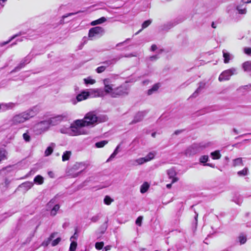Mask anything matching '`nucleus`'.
Segmentation results:
<instances>
[{
	"label": "nucleus",
	"mask_w": 251,
	"mask_h": 251,
	"mask_svg": "<svg viewBox=\"0 0 251 251\" xmlns=\"http://www.w3.org/2000/svg\"><path fill=\"white\" fill-rule=\"evenodd\" d=\"M244 52L249 55H251V48H246L244 49Z\"/></svg>",
	"instance_id": "42"
},
{
	"label": "nucleus",
	"mask_w": 251,
	"mask_h": 251,
	"mask_svg": "<svg viewBox=\"0 0 251 251\" xmlns=\"http://www.w3.org/2000/svg\"><path fill=\"white\" fill-rule=\"evenodd\" d=\"M106 21V19L104 17H102L98 20L92 21L91 23V25H97L102 24V23L105 22Z\"/></svg>",
	"instance_id": "14"
},
{
	"label": "nucleus",
	"mask_w": 251,
	"mask_h": 251,
	"mask_svg": "<svg viewBox=\"0 0 251 251\" xmlns=\"http://www.w3.org/2000/svg\"><path fill=\"white\" fill-rule=\"evenodd\" d=\"M76 247H77V243L75 241H73L70 244L69 251H75L76 250Z\"/></svg>",
	"instance_id": "31"
},
{
	"label": "nucleus",
	"mask_w": 251,
	"mask_h": 251,
	"mask_svg": "<svg viewBox=\"0 0 251 251\" xmlns=\"http://www.w3.org/2000/svg\"><path fill=\"white\" fill-rule=\"evenodd\" d=\"M105 69H106L105 66H100V67H98L96 69V71L98 73L100 74V73H101L103 72H104Z\"/></svg>",
	"instance_id": "39"
},
{
	"label": "nucleus",
	"mask_w": 251,
	"mask_h": 251,
	"mask_svg": "<svg viewBox=\"0 0 251 251\" xmlns=\"http://www.w3.org/2000/svg\"><path fill=\"white\" fill-rule=\"evenodd\" d=\"M60 208V206L59 204H55L53 207L52 208L50 211V215L52 216H55L56 215L57 211L59 210Z\"/></svg>",
	"instance_id": "21"
},
{
	"label": "nucleus",
	"mask_w": 251,
	"mask_h": 251,
	"mask_svg": "<svg viewBox=\"0 0 251 251\" xmlns=\"http://www.w3.org/2000/svg\"><path fill=\"white\" fill-rule=\"evenodd\" d=\"M7 0H0V7H2L4 5V3Z\"/></svg>",
	"instance_id": "45"
},
{
	"label": "nucleus",
	"mask_w": 251,
	"mask_h": 251,
	"mask_svg": "<svg viewBox=\"0 0 251 251\" xmlns=\"http://www.w3.org/2000/svg\"><path fill=\"white\" fill-rule=\"evenodd\" d=\"M23 138L26 142H29L30 139V134L29 131L27 130L25 133L23 134Z\"/></svg>",
	"instance_id": "30"
},
{
	"label": "nucleus",
	"mask_w": 251,
	"mask_h": 251,
	"mask_svg": "<svg viewBox=\"0 0 251 251\" xmlns=\"http://www.w3.org/2000/svg\"><path fill=\"white\" fill-rule=\"evenodd\" d=\"M77 228H75V231L74 233V234L71 237V239L74 238V239H77L78 237V235L77 234Z\"/></svg>",
	"instance_id": "44"
},
{
	"label": "nucleus",
	"mask_w": 251,
	"mask_h": 251,
	"mask_svg": "<svg viewBox=\"0 0 251 251\" xmlns=\"http://www.w3.org/2000/svg\"><path fill=\"white\" fill-rule=\"evenodd\" d=\"M104 246V243L103 242H97L95 244V248L98 250H100L102 249Z\"/></svg>",
	"instance_id": "34"
},
{
	"label": "nucleus",
	"mask_w": 251,
	"mask_h": 251,
	"mask_svg": "<svg viewBox=\"0 0 251 251\" xmlns=\"http://www.w3.org/2000/svg\"><path fill=\"white\" fill-rule=\"evenodd\" d=\"M30 117L28 113H24L15 116L12 119V122L14 124L23 123Z\"/></svg>",
	"instance_id": "4"
},
{
	"label": "nucleus",
	"mask_w": 251,
	"mask_h": 251,
	"mask_svg": "<svg viewBox=\"0 0 251 251\" xmlns=\"http://www.w3.org/2000/svg\"><path fill=\"white\" fill-rule=\"evenodd\" d=\"M208 160V156L207 155H204L200 157L199 161L201 163L205 164Z\"/></svg>",
	"instance_id": "29"
},
{
	"label": "nucleus",
	"mask_w": 251,
	"mask_h": 251,
	"mask_svg": "<svg viewBox=\"0 0 251 251\" xmlns=\"http://www.w3.org/2000/svg\"><path fill=\"white\" fill-rule=\"evenodd\" d=\"M51 201H50L49 202V203H48V205L50 204V203H51Z\"/></svg>",
	"instance_id": "62"
},
{
	"label": "nucleus",
	"mask_w": 251,
	"mask_h": 251,
	"mask_svg": "<svg viewBox=\"0 0 251 251\" xmlns=\"http://www.w3.org/2000/svg\"><path fill=\"white\" fill-rule=\"evenodd\" d=\"M239 239L241 244H243L245 243L247 241L246 237L243 235H240V236L239 237Z\"/></svg>",
	"instance_id": "36"
},
{
	"label": "nucleus",
	"mask_w": 251,
	"mask_h": 251,
	"mask_svg": "<svg viewBox=\"0 0 251 251\" xmlns=\"http://www.w3.org/2000/svg\"><path fill=\"white\" fill-rule=\"evenodd\" d=\"M211 26L213 28H216V26H215V24H214V22H212V25H211Z\"/></svg>",
	"instance_id": "53"
},
{
	"label": "nucleus",
	"mask_w": 251,
	"mask_h": 251,
	"mask_svg": "<svg viewBox=\"0 0 251 251\" xmlns=\"http://www.w3.org/2000/svg\"><path fill=\"white\" fill-rule=\"evenodd\" d=\"M234 71L235 70L234 69H229L224 71L219 77V81H222L228 80L230 76L234 74Z\"/></svg>",
	"instance_id": "6"
},
{
	"label": "nucleus",
	"mask_w": 251,
	"mask_h": 251,
	"mask_svg": "<svg viewBox=\"0 0 251 251\" xmlns=\"http://www.w3.org/2000/svg\"><path fill=\"white\" fill-rule=\"evenodd\" d=\"M57 233H55V232H53L52 233H51L50 237L46 240H45L43 243H42V245L44 247H47L48 246L49 244L50 243V241H52V239L54 238L55 237V235L57 234Z\"/></svg>",
	"instance_id": "12"
},
{
	"label": "nucleus",
	"mask_w": 251,
	"mask_h": 251,
	"mask_svg": "<svg viewBox=\"0 0 251 251\" xmlns=\"http://www.w3.org/2000/svg\"><path fill=\"white\" fill-rule=\"evenodd\" d=\"M34 182L38 185H41L44 182V178L41 176L38 175L34 178Z\"/></svg>",
	"instance_id": "16"
},
{
	"label": "nucleus",
	"mask_w": 251,
	"mask_h": 251,
	"mask_svg": "<svg viewBox=\"0 0 251 251\" xmlns=\"http://www.w3.org/2000/svg\"><path fill=\"white\" fill-rule=\"evenodd\" d=\"M234 132H235L236 133H237V131H236V129H234Z\"/></svg>",
	"instance_id": "61"
},
{
	"label": "nucleus",
	"mask_w": 251,
	"mask_h": 251,
	"mask_svg": "<svg viewBox=\"0 0 251 251\" xmlns=\"http://www.w3.org/2000/svg\"><path fill=\"white\" fill-rule=\"evenodd\" d=\"M242 1L245 3H248L251 2L250 0H242Z\"/></svg>",
	"instance_id": "51"
},
{
	"label": "nucleus",
	"mask_w": 251,
	"mask_h": 251,
	"mask_svg": "<svg viewBox=\"0 0 251 251\" xmlns=\"http://www.w3.org/2000/svg\"><path fill=\"white\" fill-rule=\"evenodd\" d=\"M127 88L124 85H121L114 89L112 93V97L117 98L128 95Z\"/></svg>",
	"instance_id": "3"
},
{
	"label": "nucleus",
	"mask_w": 251,
	"mask_h": 251,
	"mask_svg": "<svg viewBox=\"0 0 251 251\" xmlns=\"http://www.w3.org/2000/svg\"><path fill=\"white\" fill-rule=\"evenodd\" d=\"M211 155L213 159H219L221 158V155L219 151H215L211 153Z\"/></svg>",
	"instance_id": "19"
},
{
	"label": "nucleus",
	"mask_w": 251,
	"mask_h": 251,
	"mask_svg": "<svg viewBox=\"0 0 251 251\" xmlns=\"http://www.w3.org/2000/svg\"><path fill=\"white\" fill-rule=\"evenodd\" d=\"M158 251L156 250V251Z\"/></svg>",
	"instance_id": "63"
},
{
	"label": "nucleus",
	"mask_w": 251,
	"mask_h": 251,
	"mask_svg": "<svg viewBox=\"0 0 251 251\" xmlns=\"http://www.w3.org/2000/svg\"><path fill=\"white\" fill-rule=\"evenodd\" d=\"M250 1H251V0H250Z\"/></svg>",
	"instance_id": "64"
},
{
	"label": "nucleus",
	"mask_w": 251,
	"mask_h": 251,
	"mask_svg": "<svg viewBox=\"0 0 251 251\" xmlns=\"http://www.w3.org/2000/svg\"><path fill=\"white\" fill-rule=\"evenodd\" d=\"M141 30H142V29H140V30H139L138 32H137L136 33V34H138L140 31H141Z\"/></svg>",
	"instance_id": "60"
},
{
	"label": "nucleus",
	"mask_w": 251,
	"mask_h": 251,
	"mask_svg": "<svg viewBox=\"0 0 251 251\" xmlns=\"http://www.w3.org/2000/svg\"><path fill=\"white\" fill-rule=\"evenodd\" d=\"M104 33V29L100 26H96L90 28L89 30L88 37L90 40L97 35L101 34Z\"/></svg>",
	"instance_id": "5"
},
{
	"label": "nucleus",
	"mask_w": 251,
	"mask_h": 251,
	"mask_svg": "<svg viewBox=\"0 0 251 251\" xmlns=\"http://www.w3.org/2000/svg\"><path fill=\"white\" fill-rule=\"evenodd\" d=\"M71 155V151H66L63 153L62 158L63 161H66L69 160L70 156Z\"/></svg>",
	"instance_id": "20"
},
{
	"label": "nucleus",
	"mask_w": 251,
	"mask_h": 251,
	"mask_svg": "<svg viewBox=\"0 0 251 251\" xmlns=\"http://www.w3.org/2000/svg\"><path fill=\"white\" fill-rule=\"evenodd\" d=\"M157 49V46L156 45H152L151 46V50L152 51H154L155 50H156Z\"/></svg>",
	"instance_id": "47"
},
{
	"label": "nucleus",
	"mask_w": 251,
	"mask_h": 251,
	"mask_svg": "<svg viewBox=\"0 0 251 251\" xmlns=\"http://www.w3.org/2000/svg\"><path fill=\"white\" fill-rule=\"evenodd\" d=\"M61 239L60 237L57 238L56 239L52 241L51 242V246L53 247L56 246L61 241Z\"/></svg>",
	"instance_id": "38"
},
{
	"label": "nucleus",
	"mask_w": 251,
	"mask_h": 251,
	"mask_svg": "<svg viewBox=\"0 0 251 251\" xmlns=\"http://www.w3.org/2000/svg\"><path fill=\"white\" fill-rule=\"evenodd\" d=\"M30 61V59L29 58H25V59L23 61H22V62L21 63L19 66L15 68V70H13L11 72L19 70L20 69L23 67L25 64L29 63Z\"/></svg>",
	"instance_id": "11"
},
{
	"label": "nucleus",
	"mask_w": 251,
	"mask_h": 251,
	"mask_svg": "<svg viewBox=\"0 0 251 251\" xmlns=\"http://www.w3.org/2000/svg\"><path fill=\"white\" fill-rule=\"evenodd\" d=\"M34 110H35V111H37V110H38V108L36 106H35L34 107Z\"/></svg>",
	"instance_id": "57"
},
{
	"label": "nucleus",
	"mask_w": 251,
	"mask_h": 251,
	"mask_svg": "<svg viewBox=\"0 0 251 251\" xmlns=\"http://www.w3.org/2000/svg\"><path fill=\"white\" fill-rule=\"evenodd\" d=\"M51 120L42 121L34 126V130L36 134H41L49 128Z\"/></svg>",
	"instance_id": "2"
},
{
	"label": "nucleus",
	"mask_w": 251,
	"mask_h": 251,
	"mask_svg": "<svg viewBox=\"0 0 251 251\" xmlns=\"http://www.w3.org/2000/svg\"><path fill=\"white\" fill-rule=\"evenodd\" d=\"M151 21L150 20H147L145 21L142 25V29H144L146 27H147L151 24Z\"/></svg>",
	"instance_id": "37"
},
{
	"label": "nucleus",
	"mask_w": 251,
	"mask_h": 251,
	"mask_svg": "<svg viewBox=\"0 0 251 251\" xmlns=\"http://www.w3.org/2000/svg\"><path fill=\"white\" fill-rule=\"evenodd\" d=\"M84 81L86 84H93L96 82V80L91 78H84Z\"/></svg>",
	"instance_id": "35"
},
{
	"label": "nucleus",
	"mask_w": 251,
	"mask_h": 251,
	"mask_svg": "<svg viewBox=\"0 0 251 251\" xmlns=\"http://www.w3.org/2000/svg\"><path fill=\"white\" fill-rule=\"evenodd\" d=\"M150 185L147 182H145L141 186L140 192L141 193H146L149 189Z\"/></svg>",
	"instance_id": "17"
},
{
	"label": "nucleus",
	"mask_w": 251,
	"mask_h": 251,
	"mask_svg": "<svg viewBox=\"0 0 251 251\" xmlns=\"http://www.w3.org/2000/svg\"><path fill=\"white\" fill-rule=\"evenodd\" d=\"M155 134H156V133L155 132H153L151 134V136L153 137H155Z\"/></svg>",
	"instance_id": "56"
},
{
	"label": "nucleus",
	"mask_w": 251,
	"mask_h": 251,
	"mask_svg": "<svg viewBox=\"0 0 251 251\" xmlns=\"http://www.w3.org/2000/svg\"><path fill=\"white\" fill-rule=\"evenodd\" d=\"M154 153L151 152H150L145 157L141 158L140 160H142L143 159H144V161L148 162L152 159L154 158Z\"/></svg>",
	"instance_id": "18"
},
{
	"label": "nucleus",
	"mask_w": 251,
	"mask_h": 251,
	"mask_svg": "<svg viewBox=\"0 0 251 251\" xmlns=\"http://www.w3.org/2000/svg\"><path fill=\"white\" fill-rule=\"evenodd\" d=\"M137 162H138V163L139 164H142L144 163V162H147V161H144V159H143L142 160H140V158L138 159L137 160Z\"/></svg>",
	"instance_id": "46"
},
{
	"label": "nucleus",
	"mask_w": 251,
	"mask_h": 251,
	"mask_svg": "<svg viewBox=\"0 0 251 251\" xmlns=\"http://www.w3.org/2000/svg\"><path fill=\"white\" fill-rule=\"evenodd\" d=\"M223 57L224 58V63H227L229 62L230 60V55L228 53L225 52L224 51H223Z\"/></svg>",
	"instance_id": "27"
},
{
	"label": "nucleus",
	"mask_w": 251,
	"mask_h": 251,
	"mask_svg": "<svg viewBox=\"0 0 251 251\" xmlns=\"http://www.w3.org/2000/svg\"><path fill=\"white\" fill-rule=\"evenodd\" d=\"M113 201L109 196H106L104 199V203L108 205H110Z\"/></svg>",
	"instance_id": "28"
},
{
	"label": "nucleus",
	"mask_w": 251,
	"mask_h": 251,
	"mask_svg": "<svg viewBox=\"0 0 251 251\" xmlns=\"http://www.w3.org/2000/svg\"><path fill=\"white\" fill-rule=\"evenodd\" d=\"M104 85V92L106 94H110L112 97V93L113 92L114 89L113 88V85L111 84L109 78H105L103 80Z\"/></svg>",
	"instance_id": "7"
},
{
	"label": "nucleus",
	"mask_w": 251,
	"mask_h": 251,
	"mask_svg": "<svg viewBox=\"0 0 251 251\" xmlns=\"http://www.w3.org/2000/svg\"><path fill=\"white\" fill-rule=\"evenodd\" d=\"M160 85L159 83H156L153 85L151 88L148 91V95H151L153 92L156 91L159 88Z\"/></svg>",
	"instance_id": "15"
},
{
	"label": "nucleus",
	"mask_w": 251,
	"mask_h": 251,
	"mask_svg": "<svg viewBox=\"0 0 251 251\" xmlns=\"http://www.w3.org/2000/svg\"><path fill=\"white\" fill-rule=\"evenodd\" d=\"M7 152L4 150H0V162L6 159Z\"/></svg>",
	"instance_id": "22"
},
{
	"label": "nucleus",
	"mask_w": 251,
	"mask_h": 251,
	"mask_svg": "<svg viewBox=\"0 0 251 251\" xmlns=\"http://www.w3.org/2000/svg\"><path fill=\"white\" fill-rule=\"evenodd\" d=\"M179 132V131H178V130H176V131H175V133L176 134H177Z\"/></svg>",
	"instance_id": "59"
},
{
	"label": "nucleus",
	"mask_w": 251,
	"mask_h": 251,
	"mask_svg": "<svg viewBox=\"0 0 251 251\" xmlns=\"http://www.w3.org/2000/svg\"><path fill=\"white\" fill-rule=\"evenodd\" d=\"M243 165V161L242 158H237L233 160V166L234 167Z\"/></svg>",
	"instance_id": "24"
},
{
	"label": "nucleus",
	"mask_w": 251,
	"mask_h": 251,
	"mask_svg": "<svg viewBox=\"0 0 251 251\" xmlns=\"http://www.w3.org/2000/svg\"><path fill=\"white\" fill-rule=\"evenodd\" d=\"M74 13H69L68 15H66V16H63V18H66L68 16H71V15H74Z\"/></svg>",
	"instance_id": "52"
},
{
	"label": "nucleus",
	"mask_w": 251,
	"mask_h": 251,
	"mask_svg": "<svg viewBox=\"0 0 251 251\" xmlns=\"http://www.w3.org/2000/svg\"><path fill=\"white\" fill-rule=\"evenodd\" d=\"M173 183H172V182L171 183L167 184L166 185L167 188H168V189H170L172 187V185Z\"/></svg>",
	"instance_id": "50"
},
{
	"label": "nucleus",
	"mask_w": 251,
	"mask_h": 251,
	"mask_svg": "<svg viewBox=\"0 0 251 251\" xmlns=\"http://www.w3.org/2000/svg\"><path fill=\"white\" fill-rule=\"evenodd\" d=\"M98 118L94 112L87 113L82 120H77L75 125L78 127L88 126L95 125L98 122Z\"/></svg>",
	"instance_id": "1"
},
{
	"label": "nucleus",
	"mask_w": 251,
	"mask_h": 251,
	"mask_svg": "<svg viewBox=\"0 0 251 251\" xmlns=\"http://www.w3.org/2000/svg\"><path fill=\"white\" fill-rule=\"evenodd\" d=\"M167 174L169 178L172 179V183H175L178 181V178L176 176V172L174 168H171L168 170Z\"/></svg>",
	"instance_id": "8"
},
{
	"label": "nucleus",
	"mask_w": 251,
	"mask_h": 251,
	"mask_svg": "<svg viewBox=\"0 0 251 251\" xmlns=\"http://www.w3.org/2000/svg\"><path fill=\"white\" fill-rule=\"evenodd\" d=\"M89 95V92L83 91L76 96V99L78 101H82L87 99Z\"/></svg>",
	"instance_id": "10"
},
{
	"label": "nucleus",
	"mask_w": 251,
	"mask_h": 251,
	"mask_svg": "<svg viewBox=\"0 0 251 251\" xmlns=\"http://www.w3.org/2000/svg\"><path fill=\"white\" fill-rule=\"evenodd\" d=\"M203 166H209L211 168H214V165H213L212 164H210V163H205V164H203Z\"/></svg>",
	"instance_id": "48"
},
{
	"label": "nucleus",
	"mask_w": 251,
	"mask_h": 251,
	"mask_svg": "<svg viewBox=\"0 0 251 251\" xmlns=\"http://www.w3.org/2000/svg\"><path fill=\"white\" fill-rule=\"evenodd\" d=\"M107 143L108 141L104 140L97 142L95 146L98 148H100L103 147Z\"/></svg>",
	"instance_id": "25"
},
{
	"label": "nucleus",
	"mask_w": 251,
	"mask_h": 251,
	"mask_svg": "<svg viewBox=\"0 0 251 251\" xmlns=\"http://www.w3.org/2000/svg\"><path fill=\"white\" fill-rule=\"evenodd\" d=\"M15 106V104L12 102L2 103L0 104V110L5 111L8 109H12Z\"/></svg>",
	"instance_id": "9"
},
{
	"label": "nucleus",
	"mask_w": 251,
	"mask_h": 251,
	"mask_svg": "<svg viewBox=\"0 0 251 251\" xmlns=\"http://www.w3.org/2000/svg\"><path fill=\"white\" fill-rule=\"evenodd\" d=\"M53 152V149L51 147H48L45 151V154L48 156L50 155Z\"/></svg>",
	"instance_id": "32"
},
{
	"label": "nucleus",
	"mask_w": 251,
	"mask_h": 251,
	"mask_svg": "<svg viewBox=\"0 0 251 251\" xmlns=\"http://www.w3.org/2000/svg\"><path fill=\"white\" fill-rule=\"evenodd\" d=\"M237 9L238 10L239 14H244L246 13V9L245 8L240 9L239 6H237Z\"/></svg>",
	"instance_id": "41"
},
{
	"label": "nucleus",
	"mask_w": 251,
	"mask_h": 251,
	"mask_svg": "<svg viewBox=\"0 0 251 251\" xmlns=\"http://www.w3.org/2000/svg\"><path fill=\"white\" fill-rule=\"evenodd\" d=\"M31 184L30 183V182H25V183H24L23 184H22L20 186V188L21 189H29L31 187Z\"/></svg>",
	"instance_id": "26"
},
{
	"label": "nucleus",
	"mask_w": 251,
	"mask_h": 251,
	"mask_svg": "<svg viewBox=\"0 0 251 251\" xmlns=\"http://www.w3.org/2000/svg\"><path fill=\"white\" fill-rule=\"evenodd\" d=\"M243 68L244 71L251 72V61H247L243 64Z\"/></svg>",
	"instance_id": "13"
},
{
	"label": "nucleus",
	"mask_w": 251,
	"mask_h": 251,
	"mask_svg": "<svg viewBox=\"0 0 251 251\" xmlns=\"http://www.w3.org/2000/svg\"><path fill=\"white\" fill-rule=\"evenodd\" d=\"M91 220L94 223L96 222L99 220V216H93L91 218Z\"/></svg>",
	"instance_id": "43"
},
{
	"label": "nucleus",
	"mask_w": 251,
	"mask_h": 251,
	"mask_svg": "<svg viewBox=\"0 0 251 251\" xmlns=\"http://www.w3.org/2000/svg\"><path fill=\"white\" fill-rule=\"evenodd\" d=\"M105 249L106 250H109V246H107L105 247Z\"/></svg>",
	"instance_id": "58"
},
{
	"label": "nucleus",
	"mask_w": 251,
	"mask_h": 251,
	"mask_svg": "<svg viewBox=\"0 0 251 251\" xmlns=\"http://www.w3.org/2000/svg\"><path fill=\"white\" fill-rule=\"evenodd\" d=\"M248 170L247 168H244L242 170L238 171L237 174L239 176H246L248 174Z\"/></svg>",
	"instance_id": "33"
},
{
	"label": "nucleus",
	"mask_w": 251,
	"mask_h": 251,
	"mask_svg": "<svg viewBox=\"0 0 251 251\" xmlns=\"http://www.w3.org/2000/svg\"><path fill=\"white\" fill-rule=\"evenodd\" d=\"M103 63L106 64L107 66H109L111 64L110 61H104Z\"/></svg>",
	"instance_id": "49"
},
{
	"label": "nucleus",
	"mask_w": 251,
	"mask_h": 251,
	"mask_svg": "<svg viewBox=\"0 0 251 251\" xmlns=\"http://www.w3.org/2000/svg\"><path fill=\"white\" fill-rule=\"evenodd\" d=\"M116 153V151H114V152L113 153V154L111 155L110 157H113L115 154Z\"/></svg>",
	"instance_id": "55"
},
{
	"label": "nucleus",
	"mask_w": 251,
	"mask_h": 251,
	"mask_svg": "<svg viewBox=\"0 0 251 251\" xmlns=\"http://www.w3.org/2000/svg\"><path fill=\"white\" fill-rule=\"evenodd\" d=\"M22 35V33L20 32L19 34H16V35L13 36L12 37H11L10 38V39L9 40H8V41H7L6 42H3L1 43H0V46H1V47L4 46V45L8 44L10 42H11L13 39L15 38L16 37L18 36L19 35Z\"/></svg>",
	"instance_id": "23"
},
{
	"label": "nucleus",
	"mask_w": 251,
	"mask_h": 251,
	"mask_svg": "<svg viewBox=\"0 0 251 251\" xmlns=\"http://www.w3.org/2000/svg\"><path fill=\"white\" fill-rule=\"evenodd\" d=\"M116 153V151H114V152L113 153V154L111 155L110 157H113L115 154Z\"/></svg>",
	"instance_id": "54"
},
{
	"label": "nucleus",
	"mask_w": 251,
	"mask_h": 251,
	"mask_svg": "<svg viewBox=\"0 0 251 251\" xmlns=\"http://www.w3.org/2000/svg\"><path fill=\"white\" fill-rule=\"evenodd\" d=\"M142 220H143V217L139 216L136 220V221H135L136 224L140 226L142 225Z\"/></svg>",
	"instance_id": "40"
}]
</instances>
